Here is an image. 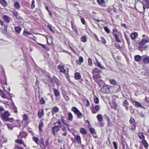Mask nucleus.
<instances>
[{"label":"nucleus","mask_w":149,"mask_h":149,"mask_svg":"<svg viewBox=\"0 0 149 149\" xmlns=\"http://www.w3.org/2000/svg\"><path fill=\"white\" fill-rule=\"evenodd\" d=\"M10 115V114L9 112L8 111H6L4 113H1V116L3 120L4 121L12 122L14 120L13 118L8 117Z\"/></svg>","instance_id":"nucleus-1"},{"label":"nucleus","mask_w":149,"mask_h":149,"mask_svg":"<svg viewBox=\"0 0 149 149\" xmlns=\"http://www.w3.org/2000/svg\"><path fill=\"white\" fill-rule=\"evenodd\" d=\"M135 7L136 9L139 13H143L145 12V7L143 3L139 1L136 3Z\"/></svg>","instance_id":"nucleus-2"},{"label":"nucleus","mask_w":149,"mask_h":149,"mask_svg":"<svg viewBox=\"0 0 149 149\" xmlns=\"http://www.w3.org/2000/svg\"><path fill=\"white\" fill-rule=\"evenodd\" d=\"M100 108V106L98 105L93 104L90 107V109L93 113L95 114L99 111Z\"/></svg>","instance_id":"nucleus-3"},{"label":"nucleus","mask_w":149,"mask_h":149,"mask_svg":"<svg viewBox=\"0 0 149 149\" xmlns=\"http://www.w3.org/2000/svg\"><path fill=\"white\" fill-rule=\"evenodd\" d=\"M3 77L4 79H5V72L3 70V66L0 65V81L2 83L4 84H6V81L5 80V81L2 83L1 81V78Z\"/></svg>","instance_id":"nucleus-4"},{"label":"nucleus","mask_w":149,"mask_h":149,"mask_svg":"<svg viewBox=\"0 0 149 149\" xmlns=\"http://www.w3.org/2000/svg\"><path fill=\"white\" fill-rule=\"evenodd\" d=\"M58 68L60 69V71L62 73L67 75L68 74V69L65 68L64 66L62 65H59L58 66Z\"/></svg>","instance_id":"nucleus-5"},{"label":"nucleus","mask_w":149,"mask_h":149,"mask_svg":"<svg viewBox=\"0 0 149 149\" xmlns=\"http://www.w3.org/2000/svg\"><path fill=\"white\" fill-rule=\"evenodd\" d=\"M72 111L79 118H80L82 116V114L78 109L75 107H73L71 109Z\"/></svg>","instance_id":"nucleus-6"},{"label":"nucleus","mask_w":149,"mask_h":149,"mask_svg":"<svg viewBox=\"0 0 149 149\" xmlns=\"http://www.w3.org/2000/svg\"><path fill=\"white\" fill-rule=\"evenodd\" d=\"M142 57L143 58V61L144 63L147 64L149 63V56L147 55H144Z\"/></svg>","instance_id":"nucleus-7"},{"label":"nucleus","mask_w":149,"mask_h":149,"mask_svg":"<svg viewBox=\"0 0 149 149\" xmlns=\"http://www.w3.org/2000/svg\"><path fill=\"white\" fill-rule=\"evenodd\" d=\"M132 103L136 107H140L144 109V107L139 102L134 101V100H132Z\"/></svg>","instance_id":"nucleus-8"},{"label":"nucleus","mask_w":149,"mask_h":149,"mask_svg":"<svg viewBox=\"0 0 149 149\" xmlns=\"http://www.w3.org/2000/svg\"><path fill=\"white\" fill-rule=\"evenodd\" d=\"M110 88L109 86L106 85L104 86L101 89V91L104 93H107V90L109 89Z\"/></svg>","instance_id":"nucleus-9"},{"label":"nucleus","mask_w":149,"mask_h":149,"mask_svg":"<svg viewBox=\"0 0 149 149\" xmlns=\"http://www.w3.org/2000/svg\"><path fill=\"white\" fill-rule=\"evenodd\" d=\"M140 43V45L139 46V50L141 51H143L146 49L147 47L145 45L143 44L140 42H139L138 44Z\"/></svg>","instance_id":"nucleus-10"},{"label":"nucleus","mask_w":149,"mask_h":149,"mask_svg":"<svg viewBox=\"0 0 149 149\" xmlns=\"http://www.w3.org/2000/svg\"><path fill=\"white\" fill-rule=\"evenodd\" d=\"M52 132L54 135H56V133H57L59 130V127L55 125L54 127H52Z\"/></svg>","instance_id":"nucleus-11"},{"label":"nucleus","mask_w":149,"mask_h":149,"mask_svg":"<svg viewBox=\"0 0 149 149\" xmlns=\"http://www.w3.org/2000/svg\"><path fill=\"white\" fill-rule=\"evenodd\" d=\"M73 116L72 114L70 112L67 113V120L70 121H71L73 120Z\"/></svg>","instance_id":"nucleus-12"},{"label":"nucleus","mask_w":149,"mask_h":149,"mask_svg":"<svg viewBox=\"0 0 149 149\" xmlns=\"http://www.w3.org/2000/svg\"><path fill=\"white\" fill-rule=\"evenodd\" d=\"M130 36L131 39L132 40H134L138 36V34L137 33L134 32L131 33Z\"/></svg>","instance_id":"nucleus-13"},{"label":"nucleus","mask_w":149,"mask_h":149,"mask_svg":"<svg viewBox=\"0 0 149 149\" xmlns=\"http://www.w3.org/2000/svg\"><path fill=\"white\" fill-rule=\"evenodd\" d=\"M110 104L112 109H114L115 110L116 109L117 105L115 101L113 100L110 103Z\"/></svg>","instance_id":"nucleus-14"},{"label":"nucleus","mask_w":149,"mask_h":149,"mask_svg":"<svg viewBox=\"0 0 149 149\" xmlns=\"http://www.w3.org/2000/svg\"><path fill=\"white\" fill-rule=\"evenodd\" d=\"M59 111V109L58 107H54L52 109L51 111L52 114H54L58 112Z\"/></svg>","instance_id":"nucleus-15"},{"label":"nucleus","mask_w":149,"mask_h":149,"mask_svg":"<svg viewBox=\"0 0 149 149\" xmlns=\"http://www.w3.org/2000/svg\"><path fill=\"white\" fill-rule=\"evenodd\" d=\"M129 103L127 100H125L123 103V106L125 107L127 111L128 110V105H129Z\"/></svg>","instance_id":"nucleus-16"},{"label":"nucleus","mask_w":149,"mask_h":149,"mask_svg":"<svg viewBox=\"0 0 149 149\" xmlns=\"http://www.w3.org/2000/svg\"><path fill=\"white\" fill-rule=\"evenodd\" d=\"M44 115V111L43 109L40 110L38 112V116L39 118H40Z\"/></svg>","instance_id":"nucleus-17"},{"label":"nucleus","mask_w":149,"mask_h":149,"mask_svg":"<svg viewBox=\"0 0 149 149\" xmlns=\"http://www.w3.org/2000/svg\"><path fill=\"white\" fill-rule=\"evenodd\" d=\"M3 19L7 23H9L11 20V19L7 15H5L3 16Z\"/></svg>","instance_id":"nucleus-18"},{"label":"nucleus","mask_w":149,"mask_h":149,"mask_svg":"<svg viewBox=\"0 0 149 149\" xmlns=\"http://www.w3.org/2000/svg\"><path fill=\"white\" fill-rule=\"evenodd\" d=\"M74 139L77 141L78 143H81V138L79 135H76L74 137Z\"/></svg>","instance_id":"nucleus-19"},{"label":"nucleus","mask_w":149,"mask_h":149,"mask_svg":"<svg viewBox=\"0 0 149 149\" xmlns=\"http://www.w3.org/2000/svg\"><path fill=\"white\" fill-rule=\"evenodd\" d=\"M53 91H54V95L56 97L60 95V92L58 90L55 88H53Z\"/></svg>","instance_id":"nucleus-20"},{"label":"nucleus","mask_w":149,"mask_h":149,"mask_svg":"<svg viewBox=\"0 0 149 149\" xmlns=\"http://www.w3.org/2000/svg\"><path fill=\"white\" fill-rule=\"evenodd\" d=\"M84 61L83 58L82 57H80L79 60H77L76 63L80 65L81 63H83Z\"/></svg>","instance_id":"nucleus-21"},{"label":"nucleus","mask_w":149,"mask_h":149,"mask_svg":"<svg viewBox=\"0 0 149 149\" xmlns=\"http://www.w3.org/2000/svg\"><path fill=\"white\" fill-rule=\"evenodd\" d=\"M97 118L98 122H102L103 117L102 115L101 114H99L97 116Z\"/></svg>","instance_id":"nucleus-22"},{"label":"nucleus","mask_w":149,"mask_h":149,"mask_svg":"<svg viewBox=\"0 0 149 149\" xmlns=\"http://www.w3.org/2000/svg\"><path fill=\"white\" fill-rule=\"evenodd\" d=\"M15 31L18 33H19L22 30V28L19 26L14 27Z\"/></svg>","instance_id":"nucleus-23"},{"label":"nucleus","mask_w":149,"mask_h":149,"mask_svg":"<svg viewBox=\"0 0 149 149\" xmlns=\"http://www.w3.org/2000/svg\"><path fill=\"white\" fill-rule=\"evenodd\" d=\"M141 58V57L139 55H136L134 56L135 60L138 62L140 61Z\"/></svg>","instance_id":"nucleus-24"},{"label":"nucleus","mask_w":149,"mask_h":149,"mask_svg":"<svg viewBox=\"0 0 149 149\" xmlns=\"http://www.w3.org/2000/svg\"><path fill=\"white\" fill-rule=\"evenodd\" d=\"M95 60L96 62L97 66L101 69H104V68L101 65L100 63L98 61L97 59L96 58H95Z\"/></svg>","instance_id":"nucleus-25"},{"label":"nucleus","mask_w":149,"mask_h":149,"mask_svg":"<svg viewBox=\"0 0 149 149\" xmlns=\"http://www.w3.org/2000/svg\"><path fill=\"white\" fill-rule=\"evenodd\" d=\"M140 42L145 45L146 43L149 42V38H148L146 39H143Z\"/></svg>","instance_id":"nucleus-26"},{"label":"nucleus","mask_w":149,"mask_h":149,"mask_svg":"<svg viewBox=\"0 0 149 149\" xmlns=\"http://www.w3.org/2000/svg\"><path fill=\"white\" fill-rule=\"evenodd\" d=\"M87 37L86 36H84L81 38V41L83 42H85L87 41Z\"/></svg>","instance_id":"nucleus-27"},{"label":"nucleus","mask_w":149,"mask_h":149,"mask_svg":"<svg viewBox=\"0 0 149 149\" xmlns=\"http://www.w3.org/2000/svg\"><path fill=\"white\" fill-rule=\"evenodd\" d=\"M124 34L125 36V38L126 40L127 41V44H128V45L129 46L130 45V38H129L127 36H126V34L125 32L124 33Z\"/></svg>","instance_id":"nucleus-28"},{"label":"nucleus","mask_w":149,"mask_h":149,"mask_svg":"<svg viewBox=\"0 0 149 149\" xmlns=\"http://www.w3.org/2000/svg\"><path fill=\"white\" fill-rule=\"evenodd\" d=\"M80 132L81 133L84 134H85L87 133L85 129L82 127L80 128Z\"/></svg>","instance_id":"nucleus-29"},{"label":"nucleus","mask_w":149,"mask_h":149,"mask_svg":"<svg viewBox=\"0 0 149 149\" xmlns=\"http://www.w3.org/2000/svg\"><path fill=\"white\" fill-rule=\"evenodd\" d=\"M14 6L17 9H19L20 7V6L19 3L17 2H15L14 4Z\"/></svg>","instance_id":"nucleus-30"},{"label":"nucleus","mask_w":149,"mask_h":149,"mask_svg":"<svg viewBox=\"0 0 149 149\" xmlns=\"http://www.w3.org/2000/svg\"><path fill=\"white\" fill-rule=\"evenodd\" d=\"M75 79L76 80L79 79L81 78L80 74L78 72H76L75 74Z\"/></svg>","instance_id":"nucleus-31"},{"label":"nucleus","mask_w":149,"mask_h":149,"mask_svg":"<svg viewBox=\"0 0 149 149\" xmlns=\"http://www.w3.org/2000/svg\"><path fill=\"white\" fill-rule=\"evenodd\" d=\"M131 125L129 126V128L131 130H134L136 128L135 124L136 123H130Z\"/></svg>","instance_id":"nucleus-32"},{"label":"nucleus","mask_w":149,"mask_h":149,"mask_svg":"<svg viewBox=\"0 0 149 149\" xmlns=\"http://www.w3.org/2000/svg\"><path fill=\"white\" fill-rule=\"evenodd\" d=\"M0 3L4 6H7V3L5 0H0Z\"/></svg>","instance_id":"nucleus-33"},{"label":"nucleus","mask_w":149,"mask_h":149,"mask_svg":"<svg viewBox=\"0 0 149 149\" xmlns=\"http://www.w3.org/2000/svg\"><path fill=\"white\" fill-rule=\"evenodd\" d=\"M113 35L114 36V37L117 42H121V40L120 39L119 36L117 34H114V35Z\"/></svg>","instance_id":"nucleus-34"},{"label":"nucleus","mask_w":149,"mask_h":149,"mask_svg":"<svg viewBox=\"0 0 149 149\" xmlns=\"http://www.w3.org/2000/svg\"><path fill=\"white\" fill-rule=\"evenodd\" d=\"M15 142L21 144H24V146H26V145L24 143V141L21 139H17L16 140Z\"/></svg>","instance_id":"nucleus-35"},{"label":"nucleus","mask_w":149,"mask_h":149,"mask_svg":"<svg viewBox=\"0 0 149 149\" xmlns=\"http://www.w3.org/2000/svg\"><path fill=\"white\" fill-rule=\"evenodd\" d=\"M93 98L96 104H98L99 103V100L98 97L96 95H94Z\"/></svg>","instance_id":"nucleus-36"},{"label":"nucleus","mask_w":149,"mask_h":149,"mask_svg":"<svg viewBox=\"0 0 149 149\" xmlns=\"http://www.w3.org/2000/svg\"><path fill=\"white\" fill-rule=\"evenodd\" d=\"M139 137L141 139L144 140L145 139V137L143 134L141 132H140L138 134Z\"/></svg>","instance_id":"nucleus-37"},{"label":"nucleus","mask_w":149,"mask_h":149,"mask_svg":"<svg viewBox=\"0 0 149 149\" xmlns=\"http://www.w3.org/2000/svg\"><path fill=\"white\" fill-rule=\"evenodd\" d=\"M43 126V123L41 121L40 122L39 125V129L40 131H42V128Z\"/></svg>","instance_id":"nucleus-38"},{"label":"nucleus","mask_w":149,"mask_h":149,"mask_svg":"<svg viewBox=\"0 0 149 149\" xmlns=\"http://www.w3.org/2000/svg\"><path fill=\"white\" fill-rule=\"evenodd\" d=\"M90 131L92 134L93 135H96V132L95 129L93 128H90Z\"/></svg>","instance_id":"nucleus-39"},{"label":"nucleus","mask_w":149,"mask_h":149,"mask_svg":"<svg viewBox=\"0 0 149 149\" xmlns=\"http://www.w3.org/2000/svg\"><path fill=\"white\" fill-rule=\"evenodd\" d=\"M110 83L113 85H115L116 84V81L113 79H110L109 80Z\"/></svg>","instance_id":"nucleus-40"},{"label":"nucleus","mask_w":149,"mask_h":149,"mask_svg":"<svg viewBox=\"0 0 149 149\" xmlns=\"http://www.w3.org/2000/svg\"><path fill=\"white\" fill-rule=\"evenodd\" d=\"M40 103L41 104H43L45 103V101L43 98H41L40 100Z\"/></svg>","instance_id":"nucleus-41"},{"label":"nucleus","mask_w":149,"mask_h":149,"mask_svg":"<svg viewBox=\"0 0 149 149\" xmlns=\"http://www.w3.org/2000/svg\"><path fill=\"white\" fill-rule=\"evenodd\" d=\"M33 140L35 141L36 143L38 144V142L39 141V139L37 138H36L35 136L33 137Z\"/></svg>","instance_id":"nucleus-42"},{"label":"nucleus","mask_w":149,"mask_h":149,"mask_svg":"<svg viewBox=\"0 0 149 149\" xmlns=\"http://www.w3.org/2000/svg\"><path fill=\"white\" fill-rule=\"evenodd\" d=\"M23 120L24 121H26L28 119V117L26 114H24L23 116Z\"/></svg>","instance_id":"nucleus-43"},{"label":"nucleus","mask_w":149,"mask_h":149,"mask_svg":"<svg viewBox=\"0 0 149 149\" xmlns=\"http://www.w3.org/2000/svg\"><path fill=\"white\" fill-rule=\"evenodd\" d=\"M145 5L147 8H149V0H146Z\"/></svg>","instance_id":"nucleus-44"},{"label":"nucleus","mask_w":149,"mask_h":149,"mask_svg":"<svg viewBox=\"0 0 149 149\" xmlns=\"http://www.w3.org/2000/svg\"><path fill=\"white\" fill-rule=\"evenodd\" d=\"M130 123H136L135 120L134 118L132 117H131L130 118Z\"/></svg>","instance_id":"nucleus-45"},{"label":"nucleus","mask_w":149,"mask_h":149,"mask_svg":"<svg viewBox=\"0 0 149 149\" xmlns=\"http://www.w3.org/2000/svg\"><path fill=\"white\" fill-rule=\"evenodd\" d=\"M104 29L105 31L107 33H110V31L108 27L105 26L104 27Z\"/></svg>","instance_id":"nucleus-46"},{"label":"nucleus","mask_w":149,"mask_h":149,"mask_svg":"<svg viewBox=\"0 0 149 149\" xmlns=\"http://www.w3.org/2000/svg\"><path fill=\"white\" fill-rule=\"evenodd\" d=\"M101 40L103 44H105L106 43V40L103 37H101Z\"/></svg>","instance_id":"nucleus-47"},{"label":"nucleus","mask_w":149,"mask_h":149,"mask_svg":"<svg viewBox=\"0 0 149 149\" xmlns=\"http://www.w3.org/2000/svg\"><path fill=\"white\" fill-rule=\"evenodd\" d=\"M12 13L15 17H17L19 14L15 10H14V11H12Z\"/></svg>","instance_id":"nucleus-48"},{"label":"nucleus","mask_w":149,"mask_h":149,"mask_svg":"<svg viewBox=\"0 0 149 149\" xmlns=\"http://www.w3.org/2000/svg\"><path fill=\"white\" fill-rule=\"evenodd\" d=\"M80 17H81V20L82 23L83 24H86V22L84 19V18L82 17L81 16H80Z\"/></svg>","instance_id":"nucleus-49"},{"label":"nucleus","mask_w":149,"mask_h":149,"mask_svg":"<svg viewBox=\"0 0 149 149\" xmlns=\"http://www.w3.org/2000/svg\"><path fill=\"white\" fill-rule=\"evenodd\" d=\"M97 2L99 4L102 5L104 3V0H97Z\"/></svg>","instance_id":"nucleus-50"},{"label":"nucleus","mask_w":149,"mask_h":149,"mask_svg":"<svg viewBox=\"0 0 149 149\" xmlns=\"http://www.w3.org/2000/svg\"><path fill=\"white\" fill-rule=\"evenodd\" d=\"M117 32L120 33V32H118L117 29H116L114 28L113 29L112 34H113V35H114V34H116V33Z\"/></svg>","instance_id":"nucleus-51"},{"label":"nucleus","mask_w":149,"mask_h":149,"mask_svg":"<svg viewBox=\"0 0 149 149\" xmlns=\"http://www.w3.org/2000/svg\"><path fill=\"white\" fill-rule=\"evenodd\" d=\"M93 77L96 79H99L101 77L100 75L98 74L94 75Z\"/></svg>","instance_id":"nucleus-52"},{"label":"nucleus","mask_w":149,"mask_h":149,"mask_svg":"<svg viewBox=\"0 0 149 149\" xmlns=\"http://www.w3.org/2000/svg\"><path fill=\"white\" fill-rule=\"evenodd\" d=\"M35 3V1L34 0H33L31 2V8L32 9H33L35 8V5H34Z\"/></svg>","instance_id":"nucleus-53"},{"label":"nucleus","mask_w":149,"mask_h":149,"mask_svg":"<svg viewBox=\"0 0 149 149\" xmlns=\"http://www.w3.org/2000/svg\"><path fill=\"white\" fill-rule=\"evenodd\" d=\"M93 71L94 73H98L99 72L100 70L97 68H95L93 70Z\"/></svg>","instance_id":"nucleus-54"},{"label":"nucleus","mask_w":149,"mask_h":149,"mask_svg":"<svg viewBox=\"0 0 149 149\" xmlns=\"http://www.w3.org/2000/svg\"><path fill=\"white\" fill-rule=\"evenodd\" d=\"M56 123L58 124V125L57 126L59 127H61V123L59 120H58Z\"/></svg>","instance_id":"nucleus-55"},{"label":"nucleus","mask_w":149,"mask_h":149,"mask_svg":"<svg viewBox=\"0 0 149 149\" xmlns=\"http://www.w3.org/2000/svg\"><path fill=\"white\" fill-rule=\"evenodd\" d=\"M26 34H27L28 35H31V33H29L28 31L25 30L23 32V34L25 36H26Z\"/></svg>","instance_id":"nucleus-56"},{"label":"nucleus","mask_w":149,"mask_h":149,"mask_svg":"<svg viewBox=\"0 0 149 149\" xmlns=\"http://www.w3.org/2000/svg\"><path fill=\"white\" fill-rule=\"evenodd\" d=\"M143 143L144 146L147 148L148 146V144L146 141H143Z\"/></svg>","instance_id":"nucleus-57"},{"label":"nucleus","mask_w":149,"mask_h":149,"mask_svg":"<svg viewBox=\"0 0 149 149\" xmlns=\"http://www.w3.org/2000/svg\"><path fill=\"white\" fill-rule=\"evenodd\" d=\"M47 26L51 31L52 32H54V31L53 30L51 27V25H48Z\"/></svg>","instance_id":"nucleus-58"},{"label":"nucleus","mask_w":149,"mask_h":149,"mask_svg":"<svg viewBox=\"0 0 149 149\" xmlns=\"http://www.w3.org/2000/svg\"><path fill=\"white\" fill-rule=\"evenodd\" d=\"M104 116L105 117V118L107 120L108 123H109L110 121V119L108 117L107 115L106 114L104 115Z\"/></svg>","instance_id":"nucleus-59"},{"label":"nucleus","mask_w":149,"mask_h":149,"mask_svg":"<svg viewBox=\"0 0 149 149\" xmlns=\"http://www.w3.org/2000/svg\"><path fill=\"white\" fill-rule=\"evenodd\" d=\"M113 143L114 148L115 149H117L118 147L117 146V144L116 143L115 141H113Z\"/></svg>","instance_id":"nucleus-60"},{"label":"nucleus","mask_w":149,"mask_h":149,"mask_svg":"<svg viewBox=\"0 0 149 149\" xmlns=\"http://www.w3.org/2000/svg\"><path fill=\"white\" fill-rule=\"evenodd\" d=\"M55 83L58 87L59 86L60 84V82L58 80L56 81Z\"/></svg>","instance_id":"nucleus-61"},{"label":"nucleus","mask_w":149,"mask_h":149,"mask_svg":"<svg viewBox=\"0 0 149 149\" xmlns=\"http://www.w3.org/2000/svg\"><path fill=\"white\" fill-rule=\"evenodd\" d=\"M88 63L90 65L92 64V61L91 58H88Z\"/></svg>","instance_id":"nucleus-62"},{"label":"nucleus","mask_w":149,"mask_h":149,"mask_svg":"<svg viewBox=\"0 0 149 149\" xmlns=\"http://www.w3.org/2000/svg\"><path fill=\"white\" fill-rule=\"evenodd\" d=\"M48 140L47 139L45 141V144H44V146H46L48 145Z\"/></svg>","instance_id":"nucleus-63"},{"label":"nucleus","mask_w":149,"mask_h":149,"mask_svg":"<svg viewBox=\"0 0 149 149\" xmlns=\"http://www.w3.org/2000/svg\"><path fill=\"white\" fill-rule=\"evenodd\" d=\"M65 99L67 100H69V97L67 95H65L64 96Z\"/></svg>","instance_id":"nucleus-64"}]
</instances>
